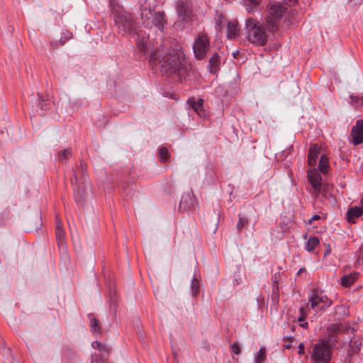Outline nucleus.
<instances>
[{
	"label": "nucleus",
	"mask_w": 363,
	"mask_h": 363,
	"mask_svg": "<svg viewBox=\"0 0 363 363\" xmlns=\"http://www.w3.org/2000/svg\"><path fill=\"white\" fill-rule=\"evenodd\" d=\"M231 351L236 354H239L240 352V349L239 345L237 343H233L231 346Z\"/></svg>",
	"instance_id": "473e14b6"
},
{
	"label": "nucleus",
	"mask_w": 363,
	"mask_h": 363,
	"mask_svg": "<svg viewBox=\"0 0 363 363\" xmlns=\"http://www.w3.org/2000/svg\"><path fill=\"white\" fill-rule=\"evenodd\" d=\"M100 351L101 354V359L102 361L104 360L105 358H106V356L109 351V347L106 345H102L101 348L99 350Z\"/></svg>",
	"instance_id": "7c9ffc66"
},
{
	"label": "nucleus",
	"mask_w": 363,
	"mask_h": 363,
	"mask_svg": "<svg viewBox=\"0 0 363 363\" xmlns=\"http://www.w3.org/2000/svg\"><path fill=\"white\" fill-rule=\"evenodd\" d=\"M247 31V38L250 42L257 45H263L267 43V35L265 29L257 21L248 18L245 21Z\"/></svg>",
	"instance_id": "39448f33"
},
{
	"label": "nucleus",
	"mask_w": 363,
	"mask_h": 363,
	"mask_svg": "<svg viewBox=\"0 0 363 363\" xmlns=\"http://www.w3.org/2000/svg\"><path fill=\"white\" fill-rule=\"evenodd\" d=\"M298 354L299 355H302L305 353V349H304V344L303 342H301L299 345H298Z\"/></svg>",
	"instance_id": "c9c22d12"
},
{
	"label": "nucleus",
	"mask_w": 363,
	"mask_h": 363,
	"mask_svg": "<svg viewBox=\"0 0 363 363\" xmlns=\"http://www.w3.org/2000/svg\"><path fill=\"white\" fill-rule=\"evenodd\" d=\"M320 218V216L315 215L308 220V223L311 224L313 220H319Z\"/></svg>",
	"instance_id": "58836bf2"
},
{
	"label": "nucleus",
	"mask_w": 363,
	"mask_h": 363,
	"mask_svg": "<svg viewBox=\"0 0 363 363\" xmlns=\"http://www.w3.org/2000/svg\"><path fill=\"white\" fill-rule=\"evenodd\" d=\"M109 7L118 32L128 37L135 38L138 50L147 55L149 66L154 75L158 72L159 48L157 43L151 44L145 36H139L138 28L131 13L126 12L118 0H109Z\"/></svg>",
	"instance_id": "f257e3e1"
},
{
	"label": "nucleus",
	"mask_w": 363,
	"mask_h": 363,
	"mask_svg": "<svg viewBox=\"0 0 363 363\" xmlns=\"http://www.w3.org/2000/svg\"><path fill=\"white\" fill-rule=\"evenodd\" d=\"M38 100H39V106H40V108L43 111L47 110L48 109V106H47L48 104H47L46 101L43 100L40 96H39Z\"/></svg>",
	"instance_id": "72a5a7b5"
},
{
	"label": "nucleus",
	"mask_w": 363,
	"mask_h": 363,
	"mask_svg": "<svg viewBox=\"0 0 363 363\" xmlns=\"http://www.w3.org/2000/svg\"><path fill=\"white\" fill-rule=\"evenodd\" d=\"M352 143L357 145L363 142V120H358L356 125L352 128Z\"/></svg>",
	"instance_id": "ddd939ff"
},
{
	"label": "nucleus",
	"mask_w": 363,
	"mask_h": 363,
	"mask_svg": "<svg viewBox=\"0 0 363 363\" xmlns=\"http://www.w3.org/2000/svg\"><path fill=\"white\" fill-rule=\"evenodd\" d=\"M71 182L74 188L75 201L83 206L89 196L91 186L89 181L86 179V167L82 162L77 171L73 170Z\"/></svg>",
	"instance_id": "7ed1b4c3"
},
{
	"label": "nucleus",
	"mask_w": 363,
	"mask_h": 363,
	"mask_svg": "<svg viewBox=\"0 0 363 363\" xmlns=\"http://www.w3.org/2000/svg\"><path fill=\"white\" fill-rule=\"evenodd\" d=\"M55 233L57 243L60 247H64L65 231L62 228V224L60 219L56 217L55 219Z\"/></svg>",
	"instance_id": "f3484780"
},
{
	"label": "nucleus",
	"mask_w": 363,
	"mask_h": 363,
	"mask_svg": "<svg viewBox=\"0 0 363 363\" xmlns=\"http://www.w3.org/2000/svg\"><path fill=\"white\" fill-rule=\"evenodd\" d=\"M67 37H66V38L69 39L71 36V34L68 32H67Z\"/></svg>",
	"instance_id": "a18cd8bd"
},
{
	"label": "nucleus",
	"mask_w": 363,
	"mask_h": 363,
	"mask_svg": "<svg viewBox=\"0 0 363 363\" xmlns=\"http://www.w3.org/2000/svg\"><path fill=\"white\" fill-rule=\"evenodd\" d=\"M235 281L237 282V284H239L238 280L235 279Z\"/></svg>",
	"instance_id": "603ef678"
},
{
	"label": "nucleus",
	"mask_w": 363,
	"mask_h": 363,
	"mask_svg": "<svg viewBox=\"0 0 363 363\" xmlns=\"http://www.w3.org/2000/svg\"><path fill=\"white\" fill-rule=\"evenodd\" d=\"M235 281L237 282V284H239L238 280L235 279Z\"/></svg>",
	"instance_id": "3c124183"
},
{
	"label": "nucleus",
	"mask_w": 363,
	"mask_h": 363,
	"mask_svg": "<svg viewBox=\"0 0 363 363\" xmlns=\"http://www.w3.org/2000/svg\"><path fill=\"white\" fill-rule=\"evenodd\" d=\"M170 158L167 149L164 147H160V162H166Z\"/></svg>",
	"instance_id": "c85d7f7f"
},
{
	"label": "nucleus",
	"mask_w": 363,
	"mask_h": 363,
	"mask_svg": "<svg viewBox=\"0 0 363 363\" xmlns=\"http://www.w3.org/2000/svg\"><path fill=\"white\" fill-rule=\"evenodd\" d=\"M320 147L318 144L311 145L308 155V164L310 166H315L320 155Z\"/></svg>",
	"instance_id": "2eb2a0df"
},
{
	"label": "nucleus",
	"mask_w": 363,
	"mask_h": 363,
	"mask_svg": "<svg viewBox=\"0 0 363 363\" xmlns=\"http://www.w3.org/2000/svg\"><path fill=\"white\" fill-rule=\"evenodd\" d=\"M289 4H287L288 6H290L295 3V0H289Z\"/></svg>",
	"instance_id": "79ce46f5"
},
{
	"label": "nucleus",
	"mask_w": 363,
	"mask_h": 363,
	"mask_svg": "<svg viewBox=\"0 0 363 363\" xmlns=\"http://www.w3.org/2000/svg\"><path fill=\"white\" fill-rule=\"evenodd\" d=\"M309 301L311 306L315 311L325 310L332 304V301L330 300L325 295L322 293L313 290L310 294Z\"/></svg>",
	"instance_id": "1a4fd4ad"
},
{
	"label": "nucleus",
	"mask_w": 363,
	"mask_h": 363,
	"mask_svg": "<svg viewBox=\"0 0 363 363\" xmlns=\"http://www.w3.org/2000/svg\"><path fill=\"white\" fill-rule=\"evenodd\" d=\"M160 27H161L162 26H163L162 21H163L164 13L160 12ZM161 30H162V28H160V31Z\"/></svg>",
	"instance_id": "ea45409f"
},
{
	"label": "nucleus",
	"mask_w": 363,
	"mask_h": 363,
	"mask_svg": "<svg viewBox=\"0 0 363 363\" xmlns=\"http://www.w3.org/2000/svg\"><path fill=\"white\" fill-rule=\"evenodd\" d=\"M89 326L91 329L93 333H96L100 332V326L97 320L94 318H91L89 322Z\"/></svg>",
	"instance_id": "cd10ccee"
},
{
	"label": "nucleus",
	"mask_w": 363,
	"mask_h": 363,
	"mask_svg": "<svg viewBox=\"0 0 363 363\" xmlns=\"http://www.w3.org/2000/svg\"><path fill=\"white\" fill-rule=\"evenodd\" d=\"M362 206H363V198L361 199V201H360Z\"/></svg>",
	"instance_id": "de8ad7c7"
},
{
	"label": "nucleus",
	"mask_w": 363,
	"mask_h": 363,
	"mask_svg": "<svg viewBox=\"0 0 363 363\" xmlns=\"http://www.w3.org/2000/svg\"><path fill=\"white\" fill-rule=\"evenodd\" d=\"M162 96L174 100H177L176 95L174 92L166 91L162 93Z\"/></svg>",
	"instance_id": "f704fd0d"
},
{
	"label": "nucleus",
	"mask_w": 363,
	"mask_h": 363,
	"mask_svg": "<svg viewBox=\"0 0 363 363\" xmlns=\"http://www.w3.org/2000/svg\"><path fill=\"white\" fill-rule=\"evenodd\" d=\"M248 223V218L244 216H239V221L237 223V228L240 230L245 225Z\"/></svg>",
	"instance_id": "c756f323"
},
{
	"label": "nucleus",
	"mask_w": 363,
	"mask_h": 363,
	"mask_svg": "<svg viewBox=\"0 0 363 363\" xmlns=\"http://www.w3.org/2000/svg\"><path fill=\"white\" fill-rule=\"evenodd\" d=\"M235 281L237 282V284H239L238 280L235 279Z\"/></svg>",
	"instance_id": "8fccbe9b"
},
{
	"label": "nucleus",
	"mask_w": 363,
	"mask_h": 363,
	"mask_svg": "<svg viewBox=\"0 0 363 363\" xmlns=\"http://www.w3.org/2000/svg\"><path fill=\"white\" fill-rule=\"evenodd\" d=\"M307 177L313 189L314 194L318 196L320 191L322 177L318 171L315 168H313L308 171Z\"/></svg>",
	"instance_id": "f8f14e48"
},
{
	"label": "nucleus",
	"mask_w": 363,
	"mask_h": 363,
	"mask_svg": "<svg viewBox=\"0 0 363 363\" xmlns=\"http://www.w3.org/2000/svg\"><path fill=\"white\" fill-rule=\"evenodd\" d=\"M150 279L151 282L153 284V279H152V277L150 275Z\"/></svg>",
	"instance_id": "49530a36"
},
{
	"label": "nucleus",
	"mask_w": 363,
	"mask_h": 363,
	"mask_svg": "<svg viewBox=\"0 0 363 363\" xmlns=\"http://www.w3.org/2000/svg\"><path fill=\"white\" fill-rule=\"evenodd\" d=\"M269 16L266 19L267 28L269 32L274 33L278 30L279 21L288 9L287 3L269 2L267 6Z\"/></svg>",
	"instance_id": "20e7f679"
},
{
	"label": "nucleus",
	"mask_w": 363,
	"mask_h": 363,
	"mask_svg": "<svg viewBox=\"0 0 363 363\" xmlns=\"http://www.w3.org/2000/svg\"><path fill=\"white\" fill-rule=\"evenodd\" d=\"M363 214L361 207L355 206L347 209L346 217L349 223H355L356 220Z\"/></svg>",
	"instance_id": "dca6fc26"
},
{
	"label": "nucleus",
	"mask_w": 363,
	"mask_h": 363,
	"mask_svg": "<svg viewBox=\"0 0 363 363\" xmlns=\"http://www.w3.org/2000/svg\"><path fill=\"white\" fill-rule=\"evenodd\" d=\"M293 339V337L291 336H286L284 337V341H291Z\"/></svg>",
	"instance_id": "a19ab883"
},
{
	"label": "nucleus",
	"mask_w": 363,
	"mask_h": 363,
	"mask_svg": "<svg viewBox=\"0 0 363 363\" xmlns=\"http://www.w3.org/2000/svg\"><path fill=\"white\" fill-rule=\"evenodd\" d=\"M238 34V29L234 23H228V33L227 37L229 39H234Z\"/></svg>",
	"instance_id": "5701e85b"
},
{
	"label": "nucleus",
	"mask_w": 363,
	"mask_h": 363,
	"mask_svg": "<svg viewBox=\"0 0 363 363\" xmlns=\"http://www.w3.org/2000/svg\"><path fill=\"white\" fill-rule=\"evenodd\" d=\"M299 313H300V316L299 317H306L307 316V313L305 311V306H301L299 308Z\"/></svg>",
	"instance_id": "e433bc0d"
},
{
	"label": "nucleus",
	"mask_w": 363,
	"mask_h": 363,
	"mask_svg": "<svg viewBox=\"0 0 363 363\" xmlns=\"http://www.w3.org/2000/svg\"><path fill=\"white\" fill-rule=\"evenodd\" d=\"M319 244V240L316 237H311L306 242V250L308 252L313 250Z\"/></svg>",
	"instance_id": "b1692460"
},
{
	"label": "nucleus",
	"mask_w": 363,
	"mask_h": 363,
	"mask_svg": "<svg viewBox=\"0 0 363 363\" xmlns=\"http://www.w3.org/2000/svg\"><path fill=\"white\" fill-rule=\"evenodd\" d=\"M210 48V39L204 33H200L194 40L193 45L195 57L197 60H203L207 55Z\"/></svg>",
	"instance_id": "6e6552de"
},
{
	"label": "nucleus",
	"mask_w": 363,
	"mask_h": 363,
	"mask_svg": "<svg viewBox=\"0 0 363 363\" xmlns=\"http://www.w3.org/2000/svg\"><path fill=\"white\" fill-rule=\"evenodd\" d=\"M305 271V269L304 268H301L299 270H298V274L301 273L302 272H304Z\"/></svg>",
	"instance_id": "c03bdc74"
},
{
	"label": "nucleus",
	"mask_w": 363,
	"mask_h": 363,
	"mask_svg": "<svg viewBox=\"0 0 363 363\" xmlns=\"http://www.w3.org/2000/svg\"><path fill=\"white\" fill-rule=\"evenodd\" d=\"M328 158L325 155H322L319 160L318 169L322 173L325 174L328 172Z\"/></svg>",
	"instance_id": "4be33fe9"
},
{
	"label": "nucleus",
	"mask_w": 363,
	"mask_h": 363,
	"mask_svg": "<svg viewBox=\"0 0 363 363\" xmlns=\"http://www.w3.org/2000/svg\"><path fill=\"white\" fill-rule=\"evenodd\" d=\"M101 345H102V344L101 342H99V341H94L91 344V346L93 348L98 349V350L101 348Z\"/></svg>",
	"instance_id": "4c0bfd02"
},
{
	"label": "nucleus",
	"mask_w": 363,
	"mask_h": 363,
	"mask_svg": "<svg viewBox=\"0 0 363 363\" xmlns=\"http://www.w3.org/2000/svg\"><path fill=\"white\" fill-rule=\"evenodd\" d=\"M196 200L194 195L191 191H189L182 196L179 202V210L181 212L191 211L194 208Z\"/></svg>",
	"instance_id": "9b49d317"
},
{
	"label": "nucleus",
	"mask_w": 363,
	"mask_h": 363,
	"mask_svg": "<svg viewBox=\"0 0 363 363\" xmlns=\"http://www.w3.org/2000/svg\"><path fill=\"white\" fill-rule=\"evenodd\" d=\"M357 276L356 273L344 275L341 278V284L345 287L351 286L356 281Z\"/></svg>",
	"instance_id": "aec40b11"
},
{
	"label": "nucleus",
	"mask_w": 363,
	"mask_h": 363,
	"mask_svg": "<svg viewBox=\"0 0 363 363\" xmlns=\"http://www.w3.org/2000/svg\"><path fill=\"white\" fill-rule=\"evenodd\" d=\"M158 2L159 0H145L140 6L142 18L151 20L155 26L159 23Z\"/></svg>",
	"instance_id": "0eeeda50"
},
{
	"label": "nucleus",
	"mask_w": 363,
	"mask_h": 363,
	"mask_svg": "<svg viewBox=\"0 0 363 363\" xmlns=\"http://www.w3.org/2000/svg\"><path fill=\"white\" fill-rule=\"evenodd\" d=\"M186 104L189 105V106L200 116L204 117L206 115L205 111L203 109V100L202 99H199L198 100H195L194 98L189 99L186 101Z\"/></svg>",
	"instance_id": "4468645a"
},
{
	"label": "nucleus",
	"mask_w": 363,
	"mask_h": 363,
	"mask_svg": "<svg viewBox=\"0 0 363 363\" xmlns=\"http://www.w3.org/2000/svg\"><path fill=\"white\" fill-rule=\"evenodd\" d=\"M190 68L182 48L175 40H165L160 43V73L177 74L182 79Z\"/></svg>",
	"instance_id": "f03ea898"
},
{
	"label": "nucleus",
	"mask_w": 363,
	"mask_h": 363,
	"mask_svg": "<svg viewBox=\"0 0 363 363\" xmlns=\"http://www.w3.org/2000/svg\"><path fill=\"white\" fill-rule=\"evenodd\" d=\"M60 43H61L62 44H64V43H65V40L63 41V40H62V38H61V39H60Z\"/></svg>",
	"instance_id": "09e8293b"
},
{
	"label": "nucleus",
	"mask_w": 363,
	"mask_h": 363,
	"mask_svg": "<svg viewBox=\"0 0 363 363\" xmlns=\"http://www.w3.org/2000/svg\"><path fill=\"white\" fill-rule=\"evenodd\" d=\"M71 149H65L64 150H61L58 152V160L61 163H64L67 161L69 157L71 156Z\"/></svg>",
	"instance_id": "393cba45"
},
{
	"label": "nucleus",
	"mask_w": 363,
	"mask_h": 363,
	"mask_svg": "<svg viewBox=\"0 0 363 363\" xmlns=\"http://www.w3.org/2000/svg\"><path fill=\"white\" fill-rule=\"evenodd\" d=\"M266 358V350L264 347H260L255 357V363H262Z\"/></svg>",
	"instance_id": "a878e982"
},
{
	"label": "nucleus",
	"mask_w": 363,
	"mask_h": 363,
	"mask_svg": "<svg viewBox=\"0 0 363 363\" xmlns=\"http://www.w3.org/2000/svg\"><path fill=\"white\" fill-rule=\"evenodd\" d=\"M350 103L355 108H362L363 107V97L362 96H355L353 95L350 96Z\"/></svg>",
	"instance_id": "bb28decb"
},
{
	"label": "nucleus",
	"mask_w": 363,
	"mask_h": 363,
	"mask_svg": "<svg viewBox=\"0 0 363 363\" xmlns=\"http://www.w3.org/2000/svg\"><path fill=\"white\" fill-rule=\"evenodd\" d=\"M291 347V345L290 343L286 344L284 345V347L286 349H289Z\"/></svg>",
	"instance_id": "37998d69"
},
{
	"label": "nucleus",
	"mask_w": 363,
	"mask_h": 363,
	"mask_svg": "<svg viewBox=\"0 0 363 363\" xmlns=\"http://www.w3.org/2000/svg\"><path fill=\"white\" fill-rule=\"evenodd\" d=\"M176 9L180 21L188 23L191 20L193 5L190 0H178Z\"/></svg>",
	"instance_id": "9d476101"
},
{
	"label": "nucleus",
	"mask_w": 363,
	"mask_h": 363,
	"mask_svg": "<svg viewBox=\"0 0 363 363\" xmlns=\"http://www.w3.org/2000/svg\"><path fill=\"white\" fill-rule=\"evenodd\" d=\"M191 290L193 296H196L200 291V279L196 274L191 280Z\"/></svg>",
	"instance_id": "412c9836"
},
{
	"label": "nucleus",
	"mask_w": 363,
	"mask_h": 363,
	"mask_svg": "<svg viewBox=\"0 0 363 363\" xmlns=\"http://www.w3.org/2000/svg\"><path fill=\"white\" fill-rule=\"evenodd\" d=\"M306 317H298V322L299 323V325L302 327L304 329H307L308 327V322L305 320Z\"/></svg>",
	"instance_id": "2f4dec72"
},
{
	"label": "nucleus",
	"mask_w": 363,
	"mask_h": 363,
	"mask_svg": "<svg viewBox=\"0 0 363 363\" xmlns=\"http://www.w3.org/2000/svg\"><path fill=\"white\" fill-rule=\"evenodd\" d=\"M311 359L314 363H329L331 359V351L328 341L321 340L314 345Z\"/></svg>",
	"instance_id": "423d86ee"
},
{
	"label": "nucleus",
	"mask_w": 363,
	"mask_h": 363,
	"mask_svg": "<svg viewBox=\"0 0 363 363\" xmlns=\"http://www.w3.org/2000/svg\"><path fill=\"white\" fill-rule=\"evenodd\" d=\"M96 363H99V361H98V359H96Z\"/></svg>",
	"instance_id": "864d4df0"
},
{
	"label": "nucleus",
	"mask_w": 363,
	"mask_h": 363,
	"mask_svg": "<svg viewBox=\"0 0 363 363\" xmlns=\"http://www.w3.org/2000/svg\"><path fill=\"white\" fill-rule=\"evenodd\" d=\"M261 0H243V6L249 13H253L258 10Z\"/></svg>",
	"instance_id": "6ab92c4d"
},
{
	"label": "nucleus",
	"mask_w": 363,
	"mask_h": 363,
	"mask_svg": "<svg viewBox=\"0 0 363 363\" xmlns=\"http://www.w3.org/2000/svg\"><path fill=\"white\" fill-rule=\"evenodd\" d=\"M220 55L218 53H214L208 62V70L211 74H216L220 67Z\"/></svg>",
	"instance_id": "a211bd4d"
}]
</instances>
